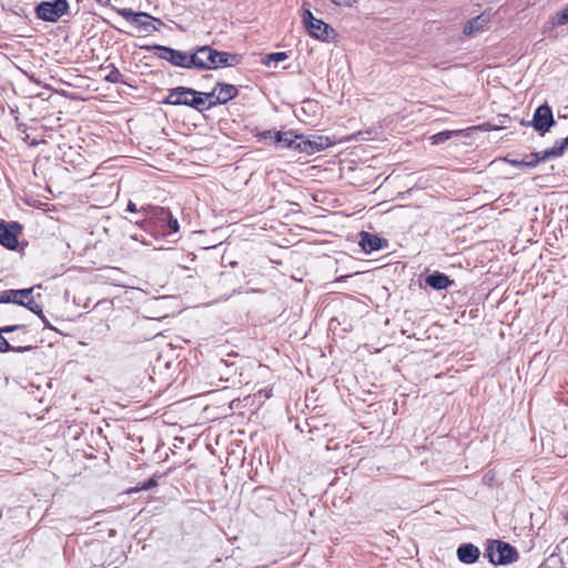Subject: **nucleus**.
Here are the masks:
<instances>
[{"label":"nucleus","mask_w":568,"mask_h":568,"mask_svg":"<svg viewBox=\"0 0 568 568\" xmlns=\"http://www.w3.org/2000/svg\"><path fill=\"white\" fill-rule=\"evenodd\" d=\"M196 70H215L224 67H235L242 62L239 53L219 51L210 45L196 47Z\"/></svg>","instance_id":"obj_1"},{"label":"nucleus","mask_w":568,"mask_h":568,"mask_svg":"<svg viewBox=\"0 0 568 568\" xmlns=\"http://www.w3.org/2000/svg\"><path fill=\"white\" fill-rule=\"evenodd\" d=\"M142 49L154 52L158 58L168 61L174 67L184 69H196V50L186 52L162 44L144 45Z\"/></svg>","instance_id":"obj_2"},{"label":"nucleus","mask_w":568,"mask_h":568,"mask_svg":"<svg viewBox=\"0 0 568 568\" xmlns=\"http://www.w3.org/2000/svg\"><path fill=\"white\" fill-rule=\"evenodd\" d=\"M142 219L134 223L151 234H161L171 211L163 206L144 205L140 207Z\"/></svg>","instance_id":"obj_3"},{"label":"nucleus","mask_w":568,"mask_h":568,"mask_svg":"<svg viewBox=\"0 0 568 568\" xmlns=\"http://www.w3.org/2000/svg\"><path fill=\"white\" fill-rule=\"evenodd\" d=\"M485 556L493 565H507L518 559V551L508 542L493 540L486 548Z\"/></svg>","instance_id":"obj_4"},{"label":"nucleus","mask_w":568,"mask_h":568,"mask_svg":"<svg viewBox=\"0 0 568 568\" xmlns=\"http://www.w3.org/2000/svg\"><path fill=\"white\" fill-rule=\"evenodd\" d=\"M69 8L67 0L42 1L36 6L34 13L42 21L57 22L69 12Z\"/></svg>","instance_id":"obj_5"},{"label":"nucleus","mask_w":568,"mask_h":568,"mask_svg":"<svg viewBox=\"0 0 568 568\" xmlns=\"http://www.w3.org/2000/svg\"><path fill=\"white\" fill-rule=\"evenodd\" d=\"M112 9L118 14L123 17L125 20H128L131 23L135 24L136 27H139L141 30H143L145 32L159 31V27L153 24L151 21L158 22L159 26L163 24V22L160 19L154 18V17H152L151 14H149L146 12H141V11L140 12H135V11H133L130 8L112 7Z\"/></svg>","instance_id":"obj_6"},{"label":"nucleus","mask_w":568,"mask_h":568,"mask_svg":"<svg viewBox=\"0 0 568 568\" xmlns=\"http://www.w3.org/2000/svg\"><path fill=\"white\" fill-rule=\"evenodd\" d=\"M529 123L540 136H544L556 125V120L551 106L547 102L540 104L535 110L532 119L529 120Z\"/></svg>","instance_id":"obj_7"},{"label":"nucleus","mask_w":568,"mask_h":568,"mask_svg":"<svg viewBox=\"0 0 568 568\" xmlns=\"http://www.w3.org/2000/svg\"><path fill=\"white\" fill-rule=\"evenodd\" d=\"M34 287L22 288V290H12V301L11 303L18 304L20 306H24L30 310L32 313L37 314L45 326H49V323L42 312V306L38 304L33 296Z\"/></svg>","instance_id":"obj_8"},{"label":"nucleus","mask_w":568,"mask_h":568,"mask_svg":"<svg viewBox=\"0 0 568 568\" xmlns=\"http://www.w3.org/2000/svg\"><path fill=\"white\" fill-rule=\"evenodd\" d=\"M302 19L308 34L313 38L326 40L329 31H333L323 20L316 19L308 9L303 11Z\"/></svg>","instance_id":"obj_9"},{"label":"nucleus","mask_w":568,"mask_h":568,"mask_svg":"<svg viewBox=\"0 0 568 568\" xmlns=\"http://www.w3.org/2000/svg\"><path fill=\"white\" fill-rule=\"evenodd\" d=\"M21 232L22 226L18 222L0 221V244L8 250H17Z\"/></svg>","instance_id":"obj_10"},{"label":"nucleus","mask_w":568,"mask_h":568,"mask_svg":"<svg viewBox=\"0 0 568 568\" xmlns=\"http://www.w3.org/2000/svg\"><path fill=\"white\" fill-rule=\"evenodd\" d=\"M331 145L332 142L327 136L312 135L310 138H305L301 134L298 144L296 145V151L306 154H314L327 149Z\"/></svg>","instance_id":"obj_11"},{"label":"nucleus","mask_w":568,"mask_h":568,"mask_svg":"<svg viewBox=\"0 0 568 568\" xmlns=\"http://www.w3.org/2000/svg\"><path fill=\"white\" fill-rule=\"evenodd\" d=\"M191 94H196V90L186 87H176L169 90V94L162 100V103L187 106Z\"/></svg>","instance_id":"obj_12"},{"label":"nucleus","mask_w":568,"mask_h":568,"mask_svg":"<svg viewBox=\"0 0 568 568\" xmlns=\"http://www.w3.org/2000/svg\"><path fill=\"white\" fill-rule=\"evenodd\" d=\"M504 161L508 163L511 166L518 168V169H534L539 163H541L539 158V152H532L530 154H526L524 158L519 159L517 155L513 153H508Z\"/></svg>","instance_id":"obj_13"},{"label":"nucleus","mask_w":568,"mask_h":568,"mask_svg":"<svg viewBox=\"0 0 568 568\" xmlns=\"http://www.w3.org/2000/svg\"><path fill=\"white\" fill-rule=\"evenodd\" d=\"M387 240L365 231L359 233V246L365 253L379 251L387 246Z\"/></svg>","instance_id":"obj_14"},{"label":"nucleus","mask_w":568,"mask_h":568,"mask_svg":"<svg viewBox=\"0 0 568 568\" xmlns=\"http://www.w3.org/2000/svg\"><path fill=\"white\" fill-rule=\"evenodd\" d=\"M215 88L217 92L216 99L211 100V104H214V108L220 104H226L239 94V89L234 84L217 82Z\"/></svg>","instance_id":"obj_15"},{"label":"nucleus","mask_w":568,"mask_h":568,"mask_svg":"<svg viewBox=\"0 0 568 568\" xmlns=\"http://www.w3.org/2000/svg\"><path fill=\"white\" fill-rule=\"evenodd\" d=\"M479 556L480 550L474 544L465 542L457 548V558L463 564H474L478 560Z\"/></svg>","instance_id":"obj_16"},{"label":"nucleus","mask_w":568,"mask_h":568,"mask_svg":"<svg viewBox=\"0 0 568 568\" xmlns=\"http://www.w3.org/2000/svg\"><path fill=\"white\" fill-rule=\"evenodd\" d=\"M425 282L429 287L436 291L446 290L454 285V281L439 271H435L428 274L425 278Z\"/></svg>","instance_id":"obj_17"},{"label":"nucleus","mask_w":568,"mask_h":568,"mask_svg":"<svg viewBox=\"0 0 568 568\" xmlns=\"http://www.w3.org/2000/svg\"><path fill=\"white\" fill-rule=\"evenodd\" d=\"M300 141V134H295L292 130L286 132L277 131L274 133V143L282 149H292L296 151Z\"/></svg>","instance_id":"obj_18"},{"label":"nucleus","mask_w":568,"mask_h":568,"mask_svg":"<svg viewBox=\"0 0 568 568\" xmlns=\"http://www.w3.org/2000/svg\"><path fill=\"white\" fill-rule=\"evenodd\" d=\"M568 150V135L562 140L555 141L552 148L547 149L542 152H539V158L541 162H546L549 159L560 158Z\"/></svg>","instance_id":"obj_19"},{"label":"nucleus","mask_w":568,"mask_h":568,"mask_svg":"<svg viewBox=\"0 0 568 568\" xmlns=\"http://www.w3.org/2000/svg\"><path fill=\"white\" fill-rule=\"evenodd\" d=\"M101 70H109V73L104 75L103 80L109 83H122L128 84V82L124 80L123 74L119 71V69L113 64L110 63L108 65L102 64L100 67Z\"/></svg>","instance_id":"obj_20"},{"label":"nucleus","mask_w":568,"mask_h":568,"mask_svg":"<svg viewBox=\"0 0 568 568\" xmlns=\"http://www.w3.org/2000/svg\"><path fill=\"white\" fill-rule=\"evenodd\" d=\"M187 106L199 112H204L206 110L214 108V104H211V101L206 102L202 92L196 91V94H191Z\"/></svg>","instance_id":"obj_21"},{"label":"nucleus","mask_w":568,"mask_h":568,"mask_svg":"<svg viewBox=\"0 0 568 568\" xmlns=\"http://www.w3.org/2000/svg\"><path fill=\"white\" fill-rule=\"evenodd\" d=\"M487 19L484 18L483 14L477 16L476 18L467 21V23L464 26V34L470 37L477 33L478 31H481L484 26L487 23Z\"/></svg>","instance_id":"obj_22"},{"label":"nucleus","mask_w":568,"mask_h":568,"mask_svg":"<svg viewBox=\"0 0 568 568\" xmlns=\"http://www.w3.org/2000/svg\"><path fill=\"white\" fill-rule=\"evenodd\" d=\"M34 346H12L8 342L7 338H4L2 335H0V353H7V352H17V353H24L34 349Z\"/></svg>","instance_id":"obj_23"},{"label":"nucleus","mask_w":568,"mask_h":568,"mask_svg":"<svg viewBox=\"0 0 568 568\" xmlns=\"http://www.w3.org/2000/svg\"><path fill=\"white\" fill-rule=\"evenodd\" d=\"M180 230L179 221L170 213L168 221L161 232V235L169 236L178 233Z\"/></svg>","instance_id":"obj_24"},{"label":"nucleus","mask_w":568,"mask_h":568,"mask_svg":"<svg viewBox=\"0 0 568 568\" xmlns=\"http://www.w3.org/2000/svg\"><path fill=\"white\" fill-rule=\"evenodd\" d=\"M568 23V6L564 8L561 11L557 12L552 18V24L555 26H564Z\"/></svg>","instance_id":"obj_25"},{"label":"nucleus","mask_w":568,"mask_h":568,"mask_svg":"<svg viewBox=\"0 0 568 568\" xmlns=\"http://www.w3.org/2000/svg\"><path fill=\"white\" fill-rule=\"evenodd\" d=\"M457 132H455V131H443V132L436 133L432 136L433 144L444 143L445 141L449 140Z\"/></svg>","instance_id":"obj_26"},{"label":"nucleus","mask_w":568,"mask_h":568,"mask_svg":"<svg viewBox=\"0 0 568 568\" xmlns=\"http://www.w3.org/2000/svg\"><path fill=\"white\" fill-rule=\"evenodd\" d=\"M287 59V54L285 52H274L267 55L265 64L270 65L271 62L278 63Z\"/></svg>","instance_id":"obj_27"},{"label":"nucleus","mask_w":568,"mask_h":568,"mask_svg":"<svg viewBox=\"0 0 568 568\" xmlns=\"http://www.w3.org/2000/svg\"><path fill=\"white\" fill-rule=\"evenodd\" d=\"M158 486V480L155 477L149 478L146 481L142 483L138 488L139 490H149Z\"/></svg>","instance_id":"obj_28"},{"label":"nucleus","mask_w":568,"mask_h":568,"mask_svg":"<svg viewBox=\"0 0 568 568\" xmlns=\"http://www.w3.org/2000/svg\"><path fill=\"white\" fill-rule=\"evenodd\" d=\"M24 328H26V325H8V326H3V327L0 328V335H2L3 333L9 334V333L16 332L18 329H24Z\"/></svg>","instance_id":"obj_29"},{"label":"nucleus","mask_w":568,"mask_h":568,"mask_svg":"<svg viewBox=\"0 0 568 568\" xmlns=\"http://www.w3.org/2000/svg\"><path fill=\"white\" fill-rule=\"evenodd\" d=\"M12 290H6L0 293V304L1 303H11L12 301Z\"/></svg>","instance_id":"obj_30"},{"label":"nucleus","mask_w":568,"mask_h":568,"mask_svg":"<svg viewBox=\"0 0 568 568\" xmlns=\"http://www.w3.org/2000/svg\"><path fill=\"white\" fill-rule=\"evenodd\" d=\"M277 131H274V130H266V131H263V132H260L257 133L255 136H257L258 139H273L274 140V133H276Z\"/></svg>","instance_id":"obj_31"},{"label":"nucleus","mask_w":568,"mask_h":568,"mask_svg":"<svg viewBox=\"0 0 568 568\" xmlns=\"http://www.w3.org/2000/svg\"><path fill=\"white\" fill-rule=\"evenodd\" d=\"M336 6L352 7L356 0H331Z\"/></svg>","instance_id":"obj_32"},{"label":"nucleus","mask_w":568,"mask_h":568,"mask_svg":"<svg viewBox=\"0 0 568 568\" xmlns=\"http://www.w3.org/2000/svg\"><path fill=\"white\" fill-rule=\"evenodd\" d=\"M203 97L205 98V101L207 102L211 101V100H215L216 99V88L214 87L212 91L210 92H202Z\"/></svg>","instance_id":"obj_33"},{"label":"nucleus","mask_w":568,"mask_h":568,"mask_svg":"<svg viewBox=\"0 0 568 568\" xmlns=\"http://www.w3.org/2000/svg\"><path fill=\"white\" fill-rule=\"evenodd\" d=\"M126 211L128 212H131V213H141L140 212V209L136 207V204L133 203L132 201H129L128 205H126Z\"/></svg>","instance_id":"obj_34"},{"label":"nucleus","mask_w":568,"mask_h":568,"mask_svg":"<svg viewBox=\"0 0 568 568\" xmlns=\"http://www.w3.org/2000/svg\"><path fill=\"white\" fill-rule=\"evenodd\" d=\"M520 124H521L523 126H526V128L531 126V124L529 123V120H521V121H520Z\"/></svg>","instance_id":"obj_35"},{"label":"nucleus","mask_w":568,"mask_h":568,"mask_svg":"<svg viewBox=\"0 0 568 568\" xmlns=\"http://www.w3.org/2000/svg\"><path fill=\"white\" fill-rule=\"evenodd\" d=\"M95 1L101 3V4H109L110 3V0H105V2H103L102 0H95Z\"/></svg>","instance_id":"obj_36"}]
</instances>
